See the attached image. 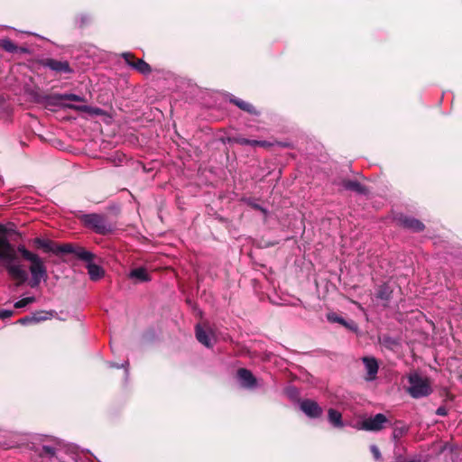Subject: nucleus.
<instances>
[{"instance_id": "nucleus-1", "label": "nucleus", "mask_w": 462, "mask_h": 462, "mask_svg": "<svg viewBox=\"0 0 462 462\" xmlns=\"http://www.w3.org/2000/svg\"><path fill=\"white\" fill-rule=\"evenodd\" d=\"M17 250L25 260L31 263L29 268L32 275L31 287H37L42 281H46L48 273L43 260L38 254L27 250L23 245H19Z\"/></svg>"}, {"instance_id": "nucleus-2", "label": "nucleus", "mask_w": 462, "mask_h": 462, "mask_svg": "<svg viewBox=\"0 0 462 462\" xmlns=\"http://www.w3.org/2000/svg\"><path fill=\"white\" fill-rule=\"evenodd\" d=\"M409 386L406 392L414 399H420L429 396L432 393L430 379L422 376L417 371L407 375Z\"/></svg>"}, {"instance_id": "nucleus-3", "label": "nucleus", "mask_w": 462, "mask_h": 462, "mask_svg": "<svg viewBox=\"0 0 462 462\" xmlns=\"http://www.w3.org/2000/svg\"><path fill=\"white\" fill-rule=\"evenodd\" d=\"M82 220L87 226L100 235H106L114 230L113 225L102 215L86 214L83 215Z\"/></svg>"}, {"instance_id": "nucleus-4", "label": "nucleus", "mask_w": 462, "mask_h": 462, "mask_svg": "<svg viewBox=\"0 0 462 462\" xmlns=\"http://www.w3.org/2000/svg\"><path fill=\"white\" fill-rule=\"evenodd\" d=\"M72 254H76L78 258H79L80 260L88 263L87 269L89 278L92 281H98L104 276V269L101 266L92 263L94 259V254L91 252L79 247L74 249V252Z\"/></svg>"}, {"instance_id": "nucleus-5", "label": "nucleus", "mask_w": 462, "mask_h": 462, "mask_svg": "<svg viewBox=\"0 0 462 462\" xmlns=\"http://www.w3.org/2000/svg\"><path fill=\"white\" fill-rule=\"evenodd\" d=\"M33 243L37 247L43 249L44 252L53 253L55 254H72L75 249L70 244L57 245L49 239L41 237L35 238Z\"/></svg>"}, {"instance_id": "nucleus-6", "label": "nucleus", "mask_w": 462, "mask_h": 462, "mask_svg": "<svg viewBox=\"0 0 462 462\" xmlns=\"http://www.w3.org/2000/svg\"><path fill=\"white\" fill-rule=\"evenodd\" d=\"M0 260L5 262V269L13 279L18 280L21 283L27 281L28 273L19 263L12 262L6 254H0Z\"/></svg>"}, {"instance_id": "nucleus-7", "label": "nucleus", "mask_w": 462, "mask_h": 462, "mask_svg": "<svg viewBox=\"0 0 462 462\" xmlns=\"http://www.w3.org/2000/svg\"><path fill=\"white\" fill-rule=\"evenodd\" d=\"M387 422V418L382 413L365 419L362 423V429L368 431L381 430Z\"/></svg>"}, {"instance_id": "nucleus-8", "label": "nucleus", "mask_w": 462, "mask_h": 462, "mask_svg": "<svg viewBox=\"0 0 462 462\" xmlns=\"http://www.w3.org/2000/svg\"><path fill=\"white\" fill-rule=\"evenodd\" d=\"M300 410L310 418H319L323 410L315 401L306 399L300 403Z\"/></svg>"}, {"instance_id": "nucleus-9", "label": "nucleus", "mask_w": 462, "mask_h": 462, "mask_svg": "<svg viewBox=\"0 0 462 462\" xmlns=\"http://www.w3.org/2000/svg\"><path fill=\"white\" fill-rule=\"evenodd\" d=\"M237 379L241 387L245 389H254L257 386V380L255 376L245 368L237 370Z\"/></svg>"}, {"instance_id": "nucleus-10", "label": "nucleus", "mask_w": 462, "mask_h": 462, "mask_svg": "<svg viewBox=\"0 0 462 462\" xmlns=\"http://www.w3.org/2000/svg\"><path fill=\"white\" fill-rule=\"evenodd\" d=\"M362 361L365 365L366 375L365 377V381L371 382L376 378L379 365L374 357L365 356L362 358Z\"/></svg>"}, {"instance_id": "nucleus-11", "label": "nucleus", "mask_w": 462, "mask_h": 462, "mask_svg": "<svg viewBox=\"0 0 462 462\" xmlns=\"http://www.w3.org/2000/svg\"><path fill=\"white\" fill-rule=\"evenodd\" d=\"M45 66L50 68L51 70L59 73H70L72 69L66 60H58L54 59H49L45 62Z\"/></svg>"}, {"instance_id": "nucleus-12", "label": "nucleus", "mask_w": 462, "mask_h": 462, "mask_svg": "<svg viewBox=\"0 0 462 462\" xmlns=\"http://www.w3.org/2000/svg\"><path fill=\"white\" fill-rule=\"evenodd\" d=\"M63 100L83 102L84 97L76 94H54L48 97V103L51 105H57Z\"/></svg>"}, {"instance_id": "nucleus-13", "label": "nucleus", "mask_w": 462, "mask_h": 462, "mask_svg": "<svg viewBox=\"0 0 462 462\" xmlns=\"http://www.w3.org/2000/svg\"><path fill=\"white\" fill-rule=\"evenodd\" d=\"M0 254H6L9 260L17 263L15 252L5 236H0Z\"/></svg>"}, {"instance_id": "nucleus-14", "label": "nucleus", "mask_w": 462, "mask_h": 462, "mask_svg": "<svg viewBox=\"0 0 462 462\" xmlns=\"http://www.w3.org/2000/svg\"><path fill=\"white\" fill-rule=\"evenodd\" d=\"M196 337L199 343L207 347H211L213 346L212 334L207 332L199 325L196 326Z\"/></svg>"}, {"instance_id": "nucleus-15", "label": "nucleus", "mask_w": 462, "mask_h": 462, "mask_svg": "<svg viewBox=\"0 0 462 462\" xmlns=\"http://www.w3.org/2000/svg\"><path fill=\"white\" fill-rule=\"evenodd\" d=\"M401 222L405 228H408L414 232H420L424 229L423 223L413 217H404L401 219Z\"/></svg>"}, {"instance_id": "nucleus-16", "label": "nucleus", "mask_w": 462, "mask_h": 462, "mask_svg": "<svg viewBox=\"0 0 462 462\" xmlns=\"http://www.w3.org/2000/svg\"><path fill=\"white\" fill-rule=\"evenodd\" d=\"M229 100L231 103L235 104L241 110H244L251 115H258L257 110L252 104H250L246 101H244L240 98H237L236 97H233V96L230 97Z\"/></svg>"}, {"instance_id": "nucleus-17", "label": "nucleus", "mask_w": 462, "mask_h": 462, "mask_svg": "<svg viewBox=\"0 0 462 462\" xmlns=\"http://www.w3.org/2000/svg\"><path fill=\"white\" fill-rule=\"evenodd\" d=\"M328 422L334 428H343L344 427V423L342 420V414L335 409L330 408L328 411Z\"/></svg>"}, {"instance_id": "nucleus-18", "label": "nucleus", "mask_w": 462, "mask_h": 462, "mask_svg": "<svg viewBox=\"0 0 462 462\" xmlns=\"http://www.w3.org/2000/svg\"><path fill=\"white\" fill-rule=\"evenodd\" d=\"M129 277L141 282H149L151 280L150 275L143 267L133 269L129 273Z\"/></svg>"}, {"instance_id": "nucleus-19", "label": "nucleus", "mask_w": 462, "mask_h": 462, "mask_svg": "<svg viewBox=\"0 0 462 462\" xmlns=\"http://www.w3.org/2000/svg\"><path fill=\"white\" fill-rule=\"evenodd\" d=\"M343 186L346 189L354 190L359 194L366 192V189L356 180H346L343 182Z\"/></svg>"}, {"instance_id": "nucleus-20", "label": "nucleus", "mask_w": 462, "mask_h": 462, "mask_svg": "<svg viewBox=\"0 0 462 462\" xmlns=\"http://www.w3.org/2000/svg\"><path fill=\"white\" fill-rule=\"evenodd\" d=\"M54 313V311H36L32 314V319H33V323H39L51 319Z\"/></svg>"}, {"instance_id": "nucleus-21", "label": "nucleus", "mask_w": 462, "mask_h": 462, "mask_svg": "<svg viewBox=\"0 0 462 462\" xmlns=\"http://www.w3.org/2000/svg\"><path fill=\"white\" fill-rule=\"evenodd\" d=\"M133 69H136L138 72L147 75L152 71L151 66L145 62L143 60H136V61L134 64Z\"/></svg>"}, {"instance_id": "nucleus-22", "label": "nucleus", "mask_w": 462, "mask_h": 462, "mask_svg": "<svg viewBox=\"0 0 462 462\" xmlns=\"http://www.w3.org/2000/svg\"><path fill=\"white\" fill-rule=\"evenodd\" d=\"M327 319L333 323H339L346 328H349L351 329H354V324L350 325L348 324L342 317H339L335 312H329L327 314Z\"/></svg>"}, {"instance_id": "nucleus-23", "label": "nucleus", "mask_w": 462, "mask_h": 462, "mask_svg": "<svg viewBox=\"0 0 462 462\" xmlns=\"http://www.w3.org/2000/svg\"><path fill=\"white\" fill-rule=\"evenodd\" d=\"M67 106L69 107V108H73V109L79 110V111H82V112H89V113H92V114L97 115V116L102 115V113H103L102 109H100V108H93V107L88 106L67 105Z\"/></svg>"}, {"instance_id": "nucleus-24", "label": "nucleus", "mask_w": 462, "mask_h": 462, "mask_svg": "<svg viewBox=\"0 0 462 462\" xmlns=\"http://www.w3.org/2000/svg\"><path fill=\"white\" fill-rule=\"evenodd\" d=\"M0 47L10 53L17 51V46L7 38L0 40Z\"/></svg>"}, {"instance_id": "nucleus-25", "label": "nucleus", "mask_w": 462, "mask_h": 462, "mask_svg": "<svg viewBox=\"0 0 462 462\" xmlns=\"http://www.w3.org/2000/svg\"><path fill=\"white\" fill-rule=\"evenodd\" d=\"M376 297L385 301L389 300L391 297V291L388 286L382 285L377 291Z\"/></svg>"}, {"instance_id": "nucleus-26", "label": "nucleus", "mask_w": 462, "mask_h": 462, "mask_svg": "<svg viewBox=\"0 0 462 462\" xmlns=\"http://www.w3.org/2000/svg\"><path fill=\"white\" fill-rule=\"evenodd\" d=\"M35 300H36V299L33 296L23 298L14 303V308H16V309L23 308V307L27 306L28 304L33 303Z\"/></svg>"}, {"instance_id": "nucleus-27", "label": "nucleus", "mask_w": 462, "mask_h": 462, "mask_svg": "<svg viewBox=\"0 0 462 462\" xmlns=\"http://www.w3.org/2000/svg\"><path fill=\"white\" fill-rule=\"evenodd\" d=\"M121 56L127 63V65H129L132 68L134 67V64L136 60H134V57L131 52H123Z\"/></svg>"}, {"instance_id": "nucleus-28", "label": "nucleus", "mask_w": 462, "mask_h": 462, "mask_svg": "<svg viewBox=\"0 0 462 462\" xmlns=\"http://www.w3.org/2000/svg\"><path fill=\"white\" fill-rule=\"evenodd\" d=\"M237 143L240 144L256 146L257 140H250L246 138H239L237 139Z\"/></svg>"}, {"instance_id": "nucleus-29", "label": "nucleus", "mask_w": 462, "mask_h": 462, "mask_svg": "<svg viewBox=\"0 0 462 462\" xmlns=\"http://www.w3.org/2000/svg\"><path fill=\"white\" fill-rule=\"evenodd\" d=\"M42 451L44 454L53 457L56 454V449L53 447L44 445L42 447Z\"/></svg>"}, {"instance_id": "nucleus-30", "label": "nucleus", "mask_w": 462, "mask_h": 462, "mask_svg": "<svg viewBox=\"0 0 462 462\" xmlns=\"http://www.w3.org/2000/svg\"><path fill=\"white\" fill-rule=\"evenodd\" d=\"M370 449H371V452H372L374 459L380 460L382 456H381V452H380L379 448L375 445H372Z\"/></svg>"}, {"instance_id": "nucleus-31", "label": "nucleus", "mask_w": 462, "mask_h": 462, "mask_svg": "<svg viewBox=\"0 0 462 462\" xmlns=\"http://www.w3.org/2000/svg\"><path fill=\"white\" fill-rule=\"evenodd\" d=\"M248 204L254 209H257V210H260L261 212H263L264 215L267 214V210L265 208H263V207H261L259 204H256L254 202H253L252 200H248Z\"/></svg>"}, {"instance_id": "nucleus-32", "label": "nucleus", "mask_w": 462, "mask_h": 462, "mask_svg": "<svg viewBox=\"0 0 462 462\" xmlns=\"http://www.w3.org/2000/svg\"><path fill=\"white\" fill-rule=\"evenodd\" d=\"M13 314H14L13 310H0V319H4L10 318L13 316Z\"/></svg>"}, {"instance_id": "nucleus-33", "label": "nucleus", "mask_w": 462, "mask_h": 462, "mask_svg": "<svg viewBox=\"0 0 462 462\" xmlns=\"http://www.w3.org/2000/svg\"><path fill=\"white\" fill-rule=\"evenodd\" d=\"M18 323H20L22 325H29V324L33 323V319H32V315L31 316H26V317H23V318L20 319L18 320Z\"/></svg>"}, {"instance_id": "nucleus-34", "label": "nucleus", "mask_w": 462, "mask_h": 462, "mask_svg": "<svg viewBox=\"0 0 462 462\" xmlns=\"http://www.w3.org/2000/svg\"><path fill=\"white\" fill-rule=\"evenodd\" d=\"M383 344L385 346H395L397 344L396 340L391 338V337H386L383 339Z\"/></svg>"}, {"instance_id": "nucleus-35", "label": "nucleus", "mask_w": 462, "mask_h": 462, "mask_svg": "<svg viewBox=\"0 0 462 462\" xmlns=\"http://www.w3.org/2000/svg\"><path fill=\"white\" fill-rule=\"evenodd\" d=\"M436 414L439 416H445L447 415V409L443 406L439 407L436 411Z\"/></svg>"}, {"instance_id": "nucleus-36", "label": "nucleus", "mask_w": 462, "mask_h": 462, "mask_svg": "<svg viewBox=\"0 0 462 462\" xmlns=\"http://www.w3.org/2000/svg\"><path fill=\"white\" fill-rule=\"evenodd\" d=\"M129 365V363L128 362H125V364L121 365H118L116 364H114V363H111L110 364V366L111 367H115V368H120V367H123L125 369V371L127 372V367Z\"/></svg>"}, {"instance_id": "nucleus-37", "label": "nucleus", "mask_w": 462, "mask_h": 462, "mask_svg": "<svg viewBox=\"0 0 462 462\" xmlns=\"http://www.w3.org/2000/svg\"><path fill=\"white\" fill-rule=\"evenodd\" d=\"M7 233V227L5 225L0 224V236H5Z\"/></svg>"}, {"instance_id": "nucleus-38", "label": "nucleus", "mask_w": 462, "mask_h": 462, "mask_svg": "<svg viewBox=\"0 0 462 462\" xmlns=\"http://www.w3.org/2000/svg\"><path fill=\"white\" fill-rule=\"evenodd\" d=\"M270 145H271V143L266 141H257V143H256V146L265 147V146H270Z\"/></svg>"}, {"instance_id": "nucleus-39", "label": "nucleus", "mask_w": 462, "mask_h": 462, "mask_svg": "<svg viewBox=\"0 0 462 462\" xmlns=\"http://www.w3.org/2000/svg\"><path fill=\"white\" fill-rule=\"evenodd\" d=\"M410 462H420V460H419V459H414V460H411V461H410Z\"/></svg>"}]
</instances>
